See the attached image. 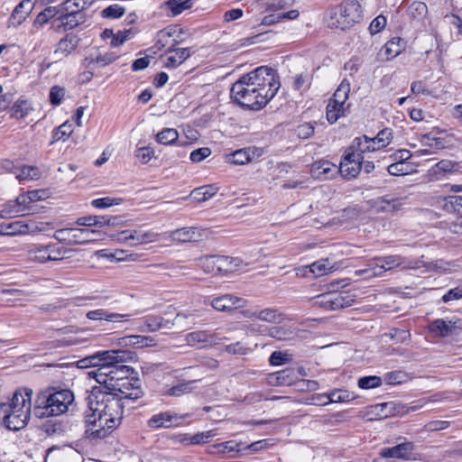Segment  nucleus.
<instances>
[{
    "label": "nucleus",
    "instance_id": "nucleus-63",
    "mask_svg": "<svg viewBox=\"0 0 462 462\" xmlns=\"http://www.w3.org/2000/svg\"><path fill=\"white\" fill-rule=\"evenodd\" d=\"M28 104L26 100H18L12 107L13 116L16 118L23 117L28 112Z\"/></svg>",
    "mask_w": 462,
    "mask_h": 462
},
{
    "label": "nucleus",
    "instance_id": "nucleus-2",
    "mask_svg": "<svg viewBox=\"0 0 462 462\" xmlns=\"http://www.w3.org/2000/svg\"><path fill=\"white\" fill-rule=\"evenodd\" d=\"M280 88L281 83L276 71L262 66L236 81L231 88L230 95L241 106L260 110L275 97Z\"/></svg>",
    "mask_w": 462,
    "mask_h": 462
},
{
    "label": "nucleus",
    "instance_id": "nucleus-52",
    "mask_svg": "<svg viewBox=\"0 0 462 462\" xmlns=\"http://www.w3.org/2000/svg\"><path fill=\"white\" fill-rule=\"evenodd\" d=\"M194 382L195 381H189L181 383L178 385L171 386L167 390L166 394L169 396L180 397L181 395L189 393L191 392L190 384Z\"/></svg>",
    "mask_w": 462,
    "mask_h": 462
},
{
    "label": "nucleus",
    "instance_id": "nucleus-55",
    "mask_svg": "<svg viewBox=\"0 0 462 462\" xmlns=\"http://www.w3.org/2000/svg\"><path fill=\"white\" fill-rule=\"evenodd\" d=\"M273 445V439H270L257 440L248 445H245V443H244V451L250 450L252 452H258L269 448Z\"/></svg>",
    "mask_w": 462,
    "mask_h": 462
},
{
    "label": "nucleus",
    "instance_id": "nucleus-24",
    "mask_svg": "<svg viewBox=\"0 0 462 462\" xmlns=\"http://www.w3.org/2000/svg\"><path fill=\"white\" fill-rule=\"evenodd\" d=\"M310 173L315 179H331L337 173V166L329 161L320 160L311 165Z\"/></svg>",
    "mask_w": 462,
    "mask_h": 462
},
{
    "label": "nucleus",
    "instance_id": "nucleus-26",
    "mask_svg": "<svg viewBox=\"0 0 462 462\" xmlns=\"http://www.w3.org/2000/svg\"><path fill=\"white\" fill-rule=\"evenodd\" d=\"M458 164L449 160H441L429 171V175L432 180H439L444 178L447 173L457 171Z\"/></svg>",
    "mask_w": 462,
    "mask_h": 462
},
{
    "label": "nucleus",
    "instance_id": "nucleus-18",
    "mask_svg": "<svg viewBox=\"0 0 462 462\" xmlns=\"http://www.w3.org/2000/svg\"><path fill=\"white\" fill-rule=\"evenodd\" d=\"M185 340L189 346L203 347L217 345L220 338L206 330H197L186 335Z\"/></svg>",
    "mask_w": 462,
    "mask_h": 462
},
{
    "label": "nucleus",
    "instance_id": "nucleus-35",
    "mask_svg": "<svg viewBox=\"0 0 462 462\" xmlns=\"http://www.w3.org/2000/svg\"><path fill=\"white\" fill-rule=\"evenodd\" d=\"M21 199H23V202H25V195H23L21 198H18L15 202L10 201L3 205L2 208H0V218L13 217L18 213H20L22 211Z\"/></svg>",
    "mask_w": 462,
    "mask_h": 462
},
{
    "label": "nucleus",
    "instance_id": "nucleus-47",
    "mask_svg": "<svg viewBox=\"0 0 462 462\" xmlns=\"http://www.w3.org/2000/svg\"><path fill=\"white\" fill-rule=\"evenodd\" d=\"M217 430L211 429L205 431H199L193 434V443L196 445H204L211 441L212 439L217 436Z\"/></svg>",
    "mask_w": 462,
    "mask_h": 462
},
{
    "label": "nucleus",
    "instance_id": "nucleus-48",
    "mask_svg": "<svg viewBox=\"0 0 462 462\" xmlns=\"http://www.w3.org/2000/svg\"><path fill=\"white\" fill-rule=\"evenodd\" d=\"M357 385L364 390L377 388L382 385V378L376 375L360 377Z\"/></svg>",
    "mask_w": 462,
    "mask_h": 462
},
{
    "label": "nucleus",
    "instance_id": "nucleus-12",
    "mask_svg": "<svg viewBox=\"0 0 462 462\" xmlns=\"http://www.w3.org/2000/svg\"><path fill=\"white\" fill-rule=\"evenodd\" d=\"M363 159L364 156H359V153L348 148L337 167V173L339 172L346 180L356 178L362 169Z\"/></svg>",
    "mask_w": 462,
    "mask_h": 462
},
{
    "label": "nucleus",
    "instance_id": "nucleus-9",
    "mask_svg": "<svg viewBox=\"0 0 462 462\" xmlns=\"http://www.w3.org/2000/svg\"><path fill=\"white\" fill-rule=\"evenodd\" d=\"M355 302V295L346 291L328 292L319 295L315 303L326 310H337L350 307Z\"/></svg>",
    "mask_w": 462,
    "mask_h": 462
},
{
    "label": "nucleus",
    "instance_id": "nucleus-17",
    "mask_svg": "<svg viewBox=\"0 0 462 462\" xmlns=\"http://www.w3.org/2000/svg\"><path fill=\"white\" fill-rule=\"evenodd\" d=\"M118 58L119 55L114 51L102 52L99 50H96L84 59L83 65L88 69H93L96 67L109 65Z\"/></svg>",
    "mask_w": 462,
    "mask_h": 462
},
{
    "label": "nucleus",
    "instance_id": "nucleus-59",
    "mask_svg": "<svg viewBox=\"0 0 462 462\" xmlns=\"http://www.w3.org/2000/svg\"><path fill=\"white\" fill-rule=\"evenodd\" d=\"M71 125L64 123L55 129L53 133V138L55 141H65L72 133Z\"/></svg>",
    "mask_w": 462,
    "mask_h": 462
},
{
    "label": "nucleus",
    "instance_id": "nucleus-51",
    "mask_svg": "<svg viewBox=\"0 0 462 462\" xmlns=\"http://www.w3.org/2000/svg\"><path fill=\"white\" fill-rule=\"evenodd\" d=\"M422 145L429 146L435 149H443L445 147V140L440 137L432 136L431 134H423L420 137Z\"/></svg>",
    "mask_w": 462,
    "mask_h": 462
},
{
    "label": "nucleus",
    "instance_id": "nucleus-39",
    "mask_svg": "<svg viewBox=\"0 0 462 462\" xmlns=\"http://www.w3.org/2000/svg\"><path fill=\"white\" fill-rule=\"evenodd\" d=\"M378 261L382 262V265L379 268L381 272H386L393 268L404 265V258L401 255H387L378 257Z\"/></svg>",
    "mask_w": 462,
    "mask_h": 462
},
{
    "label": "nucleus",
    "instance_id": "nucleus-32",
    "mask_svg": "<svg viewBox=\"0 0 462 462\" xmlns=\"http://www.w3.org/2000/svg\"><path fill=\"white\" fill-rule=\"evenodd\" d=\"M78 46V39L74 35H67L61 39L58 43V47L55 51V54L68 56Z\"/></svg>",
    "mask_w": 462,
    "mask_h": 462
},
{
    "label": "nucleus",
    "instance_id": "nucleus-8",
    "mask_svg": "<svg viewBox=\"0 0 462 462\" xmlns=\"http://www.w3.org/2000/svg\"><path fill=\"white\" fill-rule=\"evenodd\" d=\"M200 264L207 273L235 272L241 269L242 261L225 255H207L200 259Z\"/></svg>",
    "mask_w": 462,
    "mask_h": 462
},
{
    "label": "nucleus",
    "instance_id": "nucleus-46",
    "mask_svg": "<svg viewBox=\"0 0 462 462\" xmlns=\"http://www.w3.org/2000/svg\"><path fill=\"white\" fill-rule=\"evenodd\" d=\"M124 199L122 198L104 197L93 199L91 206L96 208H107L112 206L121 205Z\"/></svg>",
    "mask_w": 462,
    "mask_h": 462
},
{
    "label": "nucleus",
    "instance_id": "nucleus-37",
    "mask_svg": "<svg viewBox=\"0 0 462 462\" xmlns=\"http://www.w3.org/2000/svg\"><path fill=\"white\" fill-rule=\"evenodd\" d=\"M28 2L29 0H23L16 5L9 18V26H18L29 16V12L24 10V5Z\"/></svg>",
    "mask_w": 462,
    "mask_h": 462
},
{
    "label": "nucleus",
    "instance_id": "nucleus-20",
    "mask_svg": "<svg viewBox=\"0 0 462 462\" xmlns=\"http://www.w3.org/2000/svg\"><path fill=\"white\" fill-rule=\"evenodd\" d=\"M296 382V371L291 367L271 373L266 377V383L270 386L291 385Z\"/></svg>",
    "mask_w": 462,
    "mask_h": 462
},
{
    "label": "nucleus",
    "instance_id": "nucleus-33",
    "mask_svg": "<svg viewBox=\"0 0 462 462\" xmlns=\"http://www.w3.org/2000/svg\"><path fill=\"white\" fill-rule=\"evenodd\" d=\"M356 399V394L346 389H334L327 393V402H347Z\"/></svg>",
    "mask_w": 462,
    "mask_h": 462
},
{
    "label": "nucleus",
    "instance_id": "nucleus-54",
    "mask_svg": "<svg viewBox=\"0 0 462 462\" xmlns=\"http://www.w3.org/2000/svg\"><path fill=\"white\" fill-rule=\"evenodd\" d=\"M409 12L413 18L420 19L428 14V6L423 2H414L411 5Z\"/></svg>",
    "mask_w": 462,
    "mask_h": 462
},
{
    "label": "nucleus",
    "instance_id": "nucleus-49",
    "mask_svg": "<svg viewBox=\"0 0 462 462\" xmlns=\"http://www.w3.org/2000/svg\"><path fill=\"white\" fill-rule=\"evenodd\" d=\"M257 319L263 321L275 323L281 321L282 315L277 310L267 308L259 311Z\"/></svg>",
    "mask_w": 462,
    "mask_h": 462
},
{
    "label": "nucleus",
    "instance_id": "nucleus-25",
    "mask_svg": "<svg viewBox=\"0 0 462 462\" xmlns=\"http://www.w3.org/2000/svg\"><path fill=\"white\" fill-rule=\"evenodd\" d=\"M174 42L167 51V58L165 60V67L167 69H175L182 64L189 56L190 51L188 48H173Z\"/></svg>",
    "mask_w": 462,
    "mask_h": 462
},
{
    "label": "nucleus",
    "instance_id": "nucleus-50",
    "mask_svg": "<svg viewBox=\"0 0 462 462\" xmlns=\"http://www.w3.org/2000/svg\"><path fill=\"white\" fill-rule=\"evenodd\" d=\"M411 167L407 162H395L387 168L389 174L393 176H402L411 172Z\"/></svg>",
    "mask_w": 462,
    "mask_h": 462
},
{
    "label": "nucleus",
    "instance_id": "nucleus-38",
    "mask_svg": "<svg viewBox=\"0 0 462 462\" xmlns=\"http://www.w3.org/2000/svg\"><path fill=\"white\" fill-rule=\"evenodd\" d=\"M442 208L447 212L462 216V196H448L444 198Z\"/></svg>",
    "mask_w": 462,
    "mask_h": 462
},
{
    "label": "nucleus",
    "instance_id": "nucleus-58",
    "mask_svg": "<svg viewBox=\"0 0 462 462\" xmlns=\"http://www.w3.org/2000/svg\"><path fill=\"white\" fill-rule=\"evenodd\" d=\"M142 231L138 230H124L119 234L118 240L120 241H127L134 240V245H142Z\"/></svg>",
    "mask_w": 462,
    "mask_h": 462
},
{
    "label": "nucleus",
    "instance_id": "nucleus-28",
    "mask_svg": "<svg viewBox=\"0 0 462 462\" xmlns=\"http://www.w3.org/2000/svg\"><path fill=\"white\" fill-rule=\"evenodd\" d=\"M42 428L47 435H62L70 429V424L68 420H54L46 421Z\"/></svg>",
    "mask_w": 462,
    "mask_h": 462
},
{
    "label": "nucleus",
    "instance_id": "nucleus-31",
    "mask_svg": "<svg viewBox=\"0 0 462 462\" xmlns=\"http://www.w3.org/2000/svg\"><path fill=\"white\" fill-rule=\"evenodd\" d=\"M125 345L134 347L142 348L155 346V340L152 337L133 335L123 338Z\"/></svg>",
    "mask_w": 462,
    "mask_h": 462
},
{
    "label": "nucleus",
    "instance_id": "nucleus-60",
    "mask_svg": "<svg viewBox=\"0 0 462 462\" xmlns=\"http://www.w3.org/2000/svg\"><path fill=\"white\" fill-rule=\"evenodd\" d=\"M132 32L130 30L118 31L116 34L114 33L113 39L110 42V46L116 48L124 44L127 40L131 38Z\"/></svg>",
    "mask_w": 462,
    "mask_h": 462
},
{
    "label": "nucleus",
    "instance_id": "nucleus-3",
    "mask_svg": "<svg viewBox=\"0 0 462 462\" xmlns=\"http://www.w3.org/2000/svg\"><path fill=\"white\" fill-rule=\"evenodd\" d=\"M115 353V356H121L122 360L113 361L111 364H104L103 367L88 372L104 390L123 394L125 399H140L143 396L141 381L137 377L131 376L134 368L124 363L134 358V354L129 350H109Z\"/></svg>",
    "mask_w": 462,
    "mask_h": 462
},
{
    "label": "nucleus",
    "instance_id": "nucleus-53",
    "mask_svg": "<svg viewBox=\"0 0 462 462\" xmlns=\"http://www.w3.org/2000/svg\"><path fill=\"white\" fill-rule=\"evenodd\" d=\"M125 8L120 5L114 4L102 11V16L105 18L117 19L124 15Z\"/></svg>",
    "mask_w": 462,
    "mask_h": 462
},
{
    "label": "nucleus",
    "instance_id": "nucleus-13",
    "mask_svg": "<svg viewBox=\"0 0 462 462\" xmlns=\"http://www.w3.org/2000/svg\"><path fill=\"white\" fill-rule=\"evenodd\" d=\"M208 236V230L200 227H182L164 234L175 243H197Z\"/></svg>",
    "mask_w": 462,
    "mask_h": 462
},
{
    "label": "nucleus",
    "instance_id": "nucleus-29",
    "mask_svg": "<svg viewBox=\"0 0 462 462\" xmlns=\"http://www.w3.org/2000/svg\"><path fill=\"white\" fill-rule=\"evenodd\" d=\"M349 105L338 104L336 105L334 100L329 99L327 106V119L330 124L336 123L341 116H345Z\"/></svg>",
    "mask_w": 462,
    "mask_h": 462
},
{
    "label": "nucleus",
    "instance_id": "nucleus-19",
    "mask_svg": "<svg viewBox=\"0 0 462 462\" xmlns=\"http://www.w3.org/2000/svg\"><path fill=\"white\" fill-rule=\"evenodd\" d=\"M60 12V15L57 18L60 23L57 26L62 27L65 31L73 29L85 21L84 14L79 9L63 10L61 8Z\"/></svg>",
    "mask_w": 462,
    "mask_h": 462
},
{
    "label": "nucleus",
    "instance_id": "nucleus-15",
    "mask_svg": "<svg viewBox=\"0 0 462 462\" xmlns=\"http://www.w3.org/2000/svg\"><path fill=\"white\" fill-rule=\"evenodd\" d=\"M383 458H398L403 460H415L414 445L411 442H404L394 447L383 448L380 451Z\"/></svg>",
    "mask_w": 462,
    "mask_h": 462
},
{
    "label": "nucleus",
    "instance_id": "nucleus-23",
    "mask_svg": "<svg viewBox=\"0 0 462 462\" xmlns=\"http://www.w3.org/2000/svg\"><path fill=\"white\" fill-rule=\"evenodd\" d=\"M245 300L231 294H226L211 300V306L217 311H230L235 309L243 308Z\"/></svg>",
    "mask_w": 462,
    "mask_h": 462
},
{
    "label": "nucleus",
    "instance_id": "nucleus-7",
    "mask_svg": "<svg viewBox=\"0 0 462 462\" xmlns=\"http://www.w3.org/2000/svg\"><path fill=\"white\" fill-rule=\"evenodd\" d=\"M98 232L81 227H66L55 231L53 237L67 245H83L95 241Z\"/></svg>",
    "mask_w": 462,
    "mask_h": 462
},
{
    "label": "nucleus",
    "instance_id": "nucleus-40",
    "mask_svg": "<svg viewBox=\"0 0 462 462\" xmlns=\"http://www.w3.org/2000/svg\"><path fill=\"white\" fill-rule=\"evenodd\" d=\"M256 150L254 148L237 150L231 154V162L237 165H243L252 161Z\"/></svg>",
    "mask_w": 462,
    "mask_h": 462
},
{
    "label": "nucleus",
    "instance_id": "nucleus-5",
    "mask_svg": "<svg viewBox=\"0 0 462 462\" xmlns=\"http://www.w3.org/2000/svg\"><path fill=\"white\" fill-rule=\"evenodd\" d=\"M25 398L16 392L10 402L0 403V421L10 430L23 429L29 419V406H25Z\"/></svg>",
    "mask_w": 462,
    "mask_h": 462
},
{
    "label": "nucleus",
    "instance_id": "nucleus-41",
    "mask_svg": "<svg viewBox=\"0 0 462 462\" xmlns=\"http://www.w3.org/2000/svg\"><path fill=\"white\" fill-rule=\"evenodd\" d=\"M179 138V133L174 128H164L156 135V141L163 145L173 144Z\"/></svg>",
    "mask_w": 462,
    "mask_h": 462
},
{
    "label": "nucleus",
    "instance_id": "nucleus-62",
    "mask_svg": "<svg viewBox=\"0 0 462 462\" xmlns=\"http://www.w3.org/2000/svg\"><path fill=\"white\" fill-rule=\"evenodd\" d=\"M211 154L208 147H201L190 152L189 159L193 162H200Z\"/></svg>",
    "mask_w": 462,
    "mask_h": 462
},
{
    "label": "nucleus",
    "instance_id": "nucleus-45",
    "mask_svg": "<svg viewBox=\"0 0 462 462\" xmlns=\"http://www.w3.org/2000/svg\"><path fill=\"white\" fill-rule=\"evenodd\" d=\"M310 272L315 276H322L330 272L332 266L328 260H319L309 265Z\"/></svg>",
    "mask_w": 462,
    "mask_h": 462
},
{
    "label": "nucleus",
    "instance_id": "nucleus-43",
    "mask_svg": "<svg viewBox=\"0 0 462 462\" xmlns=\"http://www.w3.org/2000/svg\"><path fill=\"white\" fill-rule=\"evenodd\" d=\"M60 14V9L54 6L46 7L42 12H41L33 21L34 27H41L47 23L49 20L54 18L57 14Z\"/></svg>",
    "mask_w": 462,
    "mask_h": 462
},
{
    "label": "nucleus",
    "instance_id": "nucleus-64",
    "mask_svg": "<svg viewBox=\"0 0 462 462\" xmlns=\"http://www.w3.org/2000/svg\"><path fill=\"white\" fill-rule=\"evenodd\" d=\"M461 299H462V287H456V288H452V289L448 290V292L442 296L441 300L444 303H448L449 301L458 300Z\"/></svg>",
    "mask_w": 462,
    "mask_h": 462
},
{
    "label": "nucleus",
    "instance_id": "nucleus-11",
    "mask_svg": "<svg viewBox=\"0 0 462 462\" xmlns=\"http://www.w3.org/2000/svg\"><path fill=\"white\" fill-rule=\"evenodd\" d=\"M66 253L67 251L64 247L55 244L41 245L40 244L31 243V254H33L32 260L39 263L61 260Z\"/></svg>",
    "mask_w": 462,
    "mask_h": 462
},
{
    "label": "nucleus",
    "instance_id": "nucleus-22",
    "mask_svg": "<svg viewBox=\"0 0 462 462\" xmlns=\"http://www.w3.org/2000/svg\"><path fill=\"white\" fill-rule=\"evenodd\" d=\"M457 323V320L437 319L429 324V329L437 337H447L456 333Z\"/></svg>",
    "mask_w": 462,
    "mask_h": 462
},
{
    "label": "nucleus",
    "instance_id": "nucleus-16",
    "mask_svg": "<svg viewBox=\"0 0 462 462\" xmlns=\"http://www.w3.org/2000/svg\"><path fill=\"white\" fill-rule=\"evenodd\" d=\"M115 353L107 351H98L89 356H87L83 359L78 361V366L80 368L87 367H103L104 364H111L113 361L122 360L121 356H114Z\"/></svg>",
    "mask_w": 462,
    "mask_h": 462
},
{
    "label": "nucleus",
    "instance_id": "nucleus-14",
    "mask_svg": "<svg viewBox=\"0 0 462 462\" xmlns=\"http://www.w3.org/2000/svg\"><path fill=\"white\" fill-rule=\"evenodd\" d=\"M183 416L170 411L160 412L152 415L147 421L151 429H170L177 428L182 425Z\"/></svg>",
    "mask_w": 462,
    "mask_h": 462
},
{
    "label": "nucleus",
    "instance_id": "nucleus-27",
    "mask_svg": "<svg viewBox=\"0 0 462 462\" xmlns=\"http://www.w3.org/2000/svg\"><path fill=\"white\" fill-rule=\"evenodd\" d=\"M374 139L366 135L361 137H356L352 144L349 146V150H353L359 153V156H364L366 152H375V144L373 143Z\"/></svg>",
    "mask_w": 462,
    "mask_h": 462
},
{
    "label": "nucleus",
    "instance_id": "nucleus-1",
    "mask_svg": "<svg viewBox=\"0 0 462 462\" xmlns=\"http://www.w3.org/2000/svg\"><path fill=\"white\" fill-rule=\"evenodd\" d=\"M137 399H125L123 394L95 387L86 398L90 414L87 415L86 436L101 439L108 436L121 422L124 409Z\"/></svg>",
    "mask_w": 462,
    "mask_h": 462
},
{
    "label": "nucleus",
    "instance_id": "nucleus-44",
    "mask_svg": "<svg viewBox=\"0 0 462 462\" xmlns=\"http://www.w3.org/2000/svg\"><path fill=\"white\" fill-rule=\"evenodd\" d=\"M171 15L176 16L192 6L191 0H169L166 2Z\"/></svg>",
    "mask_w": 462,
    "mask_h": 462
},
{
    "label": "nucleus",
    "instance_id": "nucleus-6",
    "mask_svg": "<svg viewBox=\"0 0 462 462\" xmlns=\"http://www.w3.org/2000/svg\"><path fill=\"white\" fill-rule=\"evenodd\" d=\"M362 18L360 5L354 0H347L335 7L328 20L330 28L346 30Z\"/></svg>",
    "mask_w": 462,
    "mask_h": 462
},
{
    "label": "nucleus",
    "instance_id": "nucleus-10",
    "mask_svg": "<svg viewBox=\"0 0 462 462\" xmlns=\"http://www.w3.org/2000/svg\"><path fill=\"white\" fill-rule=\"evenodd\" d=\"M244 451V442L237 439H229L221 442H214L208 445L205 452L208 455L220 458L237 457Z\"/></svg>",
    "mask_w": 462,
    "mask_h": 462
},
{
    "label": "nucleus",
    "instance_id": "nucleus-42",
    "mask_svg": "<svg viewBox=\"0 0 462 462\" xmlns=\"http://www.w3.org/2000/svg\"><path fill=\"white\" fill-rule=\"evenodd\" d=\"M349 92H350L349 82L347 80H343L330 99L334 100V103L336 105H338V104L347 105L346 100L348 99Z\"/></svg>",
    "mask_w": 462,
    "mask_h": 462
},
{
    "label": "nucleus",
    "instance_id": "nucleus-61",
    "mask_svg": "<svg viewBox=\"0 0 462 462\" xmlns=\"http://www.w3.org/2000/svg\"><path fill=\"white\" fill-rule=\"evenodd\" d=\"M65 96V89L59 86H54L50 91V101L53 106H59Z\"/></svg>",
    "mask_w": 462,
    "mask_h": 462
},
{
    "label": "nucleus",
    "instance_id": "nucleus-21",
    "mask_svg": "<svg viewBox=\"0 0 462 462\" xmlns=\"http://www.w3.org/2000/svg\"><path fill=\"white\" fill-rule=\"evenodd\" d=\"M86 317L89 320H106L109 322H126L130 320L132 315L131 314H121L116 312H111L106 309H97L93 310H88L86 313Z\"/></svg>",
    "mask_w": 462,
    "mask_h": 462
},
{
    "label": "nucleus",
    "instance_id": "nucleus-36",
    "mask_svg": "<svg viewBox=\"0 0 462 462\" xmlns=\"http://www.w3.org/2000/svg\"><path fill=\"white\" fill-rule=\"evenodd\" d=\"M218 188L215 185H205L192 190L191 196L199 202L206 201L217 194Z\"/></svg>",
    "mask_w": 462,
    "mask_h": 462
},
{
    "label": "nucleus",
    "instance_id": "nucleus-34",
    "mask_svg": "<svg viewBox=\"0 0 462 462\" xmlns=\"http://www.w3.org/2000/svg\"><path fill=\"white\" fill-rule=\"evenodd\" d=\"M169 321L164 320L162 317L147 316L143 320L141 330L153 332L159 330L162 327H168Z\"/></svg>",
    "mask_w": 462,
    "mask_h": 462
},
{
    "label": "nucleus",
    "instance_id": "nucleus-57",
    "mask_svg": "<svg viewBox=\"0 0 462 462\" xmlns=\"http://www.w3.org/2000/svg\"><path fill=\"white\" fill-rule=\"evenodd\" d=\"M291 361V356L281 351H274L269 358V363L273 366L282 365Z\"/></svg>",
    "mask_w": 462,
    "mask_h": 462
},
{
    "label": "nucleus",
    "instance_id": "nucleus-56",
    "mask_svg": "<svg viewBox=\"0 0 462 462\" xmlns=\"http://www.w3.org/2000/svg\"><path fill=\"white\" fill-rule=\"evenodd\" d=\"M382 202L384 206H382V209L386 211H396L399 210L402 206V199L400 198H390L385 196L382 199Z\"/></svg>",
    "mask_w": 462,
    "mask_h": 462
},
{
    "label": "nucleus",
    "instance_id": "nucleus-30",
    "mask_svg": "<svg viewBox=\"0 0 462 462\" xmlns=\"http://www.w3.org/2000/svg\"><path fill=\"white\" fill-rule=\"evenodd\" d=\"M402 45L400 38H393L388 41L381 50V55L386 60H392L402 52Z\"/></svg>",
    "mask_w": 462,
    "mask_h": 462
},
{
    "label": "nucleus",
    "instance_id": "nucleus-4",
    "mask_svg": "<svg viewBox=\"0 0 462 462\" xmlns=\"http://www.w3.org/2000/svg\"><path fill=\"white\" fill-rule=\"evenodd\" d=\"M73 402L70 390L48 387L36 395L33 414L38 419L58 417L66 413Z\"/></svg>",
    "mask_w": 462,
    "mask_h": 462
}]
</instances>
